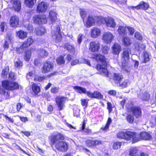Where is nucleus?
Segmentation results:
<instances>
[{"mask_svg": "<svg viewBox=\"0 0 156 156\" xmlns=\"http://www.w3.org/2000/svg\"><path fill=\"white\" fill-rule=\"evenodd\" d=\"M130 48H126L122 54V66L124 70L128 72L130 70V66L129 64V54L131 53Z\"/></svg>", "mask_w": 156, "mask_h": 156, "instance_id": "obj_1", "label": "nucleus"}, {"mask_svg": "<svg viewBox=\"0 0 156 156\" xmlns=\"http://www.w3.org/2000/svg\"><path fill=\"white\" fill-rule=\"evenodd\" d=\"M126 107L128 112L132 113L136 118H138L141 117L142 115L141 110L140 107L134 106L132 104L127 105Z\"/></svg>", "mask_w": 156, "mask_h": 156, "instance_id": "obj_2", "label": "nucleus"}, {"mask_svg": "<svg viewBox=\"0 0 156 156\" xmlns=\"http://www.w3.org/2000/svg\"><path fill=\"white\" fill-rule=\"evenodd\" d=\"M55 145L56 150L62 152H66L69 149L68 143L64 141L60 140L56 142Z\"/></svg>", "mask_w": 156, "mask_h": 156, "instance_id": "obj_3", "label": "nucleus"}, {"mask_svg": "<svg viewBox=\"0 0 156 156\" xmlns=\"http://www.w3.org/2000/svg\"><path fill=\"white\" fill-rule=\"evenodd\" d=\"M137 134L135 132L130 131L126 132L125 140L127 141H131L134 143L140 140L139 138L137 137Z\"/></svg>", "mask_w": 156, "mask_h": 156, "instance_id": "obj_4", "label": "nucleus"}, {"mask_svg": "<svg viewBox=\"0 0 156 156\" xmlns=\"http://www.w3.org/2000/svg\"><path fill=\"white\" fill-rule=\"evenodd\" d=\"M55 102L59 110H62L64 107L65 102L68 101L66 97L62 96H57L55 98Z\"/></svg>", "mask_w": 156, "mask_h": 156, "instance_id": "obj_5", "label": "nucleus"}, {"mask_svg": "<svg viewBox=\"0 0 156 156\" xmlns=\"http://www.w3.org/2000/svg\"><path fill=\"white\" fill-rule=\"evenodd\" d=\"M34 22L38 24H45L47 22V19L45 15H36L34 16Z\"/></svg>", "mask_w": 156, "mask_h": 156, "instance_id": "obj_6", "label": "nucleus"}, {"mask_svg": "<svg viewBox=\"0 0 156 156\" xmlns=\"http://www.w3.org/2000/svg\"><path fill=\"white\" fill-rule=\"evenodd\" d=\"M89 56L90 58H94L97 61L101 62L105 66H106L108 65V62L106 61V59L101 54H98L92 55V56Z\"/></svg>", "mask_w": 156, "mask_h": 156, "instance_id": "obj_7", "label": "nucleus"}, {"mask_svg": "<svg viewBox=\"0 0 156 156\" xmlns=\"http://www.w3.org/2000/svg\"><path fill=\"white\" fill-rule=\"evenodd\" d=\"M53 67V64L50 61H46L43 64L41 71L43 73H48L51 71Z\"/></svg>", "mask_w": 156, "mask_h": 156, "instance_id": "obj_8", "label": "nucleus"}, {"mask_svg": "<svg viewBox=\"0 0 156 156\" xmlns=\"http://www.w3.org/2000/svg\"><path fill=\"white\" fill-rule=\"evenodd\" d=\"M114 38L113 35L109 32H105L103 33L102 40L106 43H111Z\"/></svg>", "mask_w": 156, "mask_h": 156, "instance_id": "obj_9", "label": "nucleus"}, {"mask_svg": "<svg viewBox=\"0 0 156 156\" xmlns=\"http://www.w3.org/2000/svg\"><path fill=\"white\" fill-rule=\"evenodd\" d=\"M65 138V136L64 135L59 133H57L51 136L50 139L51 142L55 144L56 143L59 141L60 140H64Z\"/></svg>", "mask_w": 156, "mask_h": 156, "instance_id": "obj_10", "label": "nucleus"}, {"mask_svg": "<svg viewBox=\"0 0 156 156\" xmlns=\"http://www.w3.org/2000/svg\"><path fill=\"white\" fill-rule=\"evenodd\" d=\"M49 7V4L47 3L42 2L39 3L37 7V11L38 12H45Z\"/></svg>", "mask_w": 156, "mask_h": 156, "instance_id": "obj_11", "label": "nucleus"}, {"mask_svg": "<svg viewBox=\"0 0 156 156\" xmlns=\"http://www.w3.org/2000/svg\"><path fill=\"white\" fill-rule=\"evenodd\" d=\"M96 16L89 15L84 22L85 25L87 27H90L94 24L96 22Z\"/></svg>", "mask_w": 156, "mask_h": 156, "instance_id": "obj_12", "label": "nucleus"}, {"mask_svg": "<svg viewBox=\"0 0 156 156\" xmlns=\"http://www.w3.org/2000/svg\"><path fill=\"white\" fill-rule=\"evenodd\" d=\"M52 34L53 38L55 39L56 42H59L61 41L62 37L60 27L59 26L57 27L55 31L52 32Z\"/></svg>", "mask_w": 156, "mask_h": 156, "instance_id": "obj_13", "label": "nucleus"}, {"mask_svg": "<svg viewBox=\"0 0 156 156\" xmlns=\"http://www.w3.org/2000/svg\"><path fill=\"white\" fill-rule=\"evenodd\" d=\"M90 138L86 140L85 143L86 145L89 147H93L97 145H100L102 143V141L100 140H93Z\"/></svg>", "mask_w": 156, "mask_h": 156, "instance_id": "obj_14", "label": "nucleus"}, {"mask_svg": "<svg viewBox=\"0 0 156 156\" xmlns=\"http://www.w3.org/2000/svg\"><path fill=\"white\" fill-rule=\"evenodd\" d=\"M105 23L107 27L109 28H114L116 26V23L115 20L110 17L106 18Z\"/></svg>", "mask_w": 156, "mask_h": 156, "instance_id": "obj_15", "label": "nucleus"}, {"mask_svg": "<svg viewBox=\"0 0 156 156\" xmlns=\"http://www.w3.org/2000/svg\"><path fill=\"white\" fill-rule=\"evenodd\" d=\"M121 50V46L117 43L114 44L112 47V53L118 56L119 55Z\"/></svg>", "mask_w": 156, "mask_h": 156, "instance_id": "obj_16", "label": "nucleus"}, {"mask_svg": "<svg viewBox=\"0 0 156 156\" xmlns=\"http://www.w3.org/2000/svg\"><path fill=\"white\" fill-rule=\"evenodd\" d=\"M149 7V5L148 3H146L144 2H140L139 4L136 6H131L129 8L133 9H143L144 10L147 9Z\"/></svg>", "mask_w": 156, "mask_h": 156, "instance_id": "obj_17", "label": "nucleus"}, {"mask_svg": "<svg viewBox=\"0 0 156 156\" xmlns=\"http://www.w3.org/2000/svg\"><path fill=\"white\" fill-rule=\"evenodd\" d=\"M100 48V44L98 42L92 41L90 43L89 49L92 51H97Z\"/></svg>", "mask_w": 156, "mask_h": 156, "instance_id": "obj_18", "label": "nucleus"}, {"mask_svg": "<svg viewBox=\"0 0 156 156\" xmlns=\"http://www.w3.org/2000/svg\"><path fill=\"white\" fill-rule=\"evenodd\" d=\"M90 36L92 38H96L101 34V30L96 27L92 28L90 31Z\"/></svg>", "mask_w": 156, "mask_h": 156, "instance_id": "obj_19", "label": "nucleus"}, {"mask_svg": "<svg viewBox=\"0 0 156 156\" xmlns=\"http://www.w3.org/2000/svg\"><path fill=\"white\" fill-rule=\"evenodd\" d=\"M96 68L99 71L100 74L106 77H108L109 72L105 67H103L101 65L98 64L97 65Z\"/></svg>", "mask_w": 156, "mask_h": 156, "instance_id": "obj_20", "label": "nucleus"}, {"mask_svg": "<svg viewBox=\"0 0 156 156\" xmlns=\"http://www.w3.org/2000/svg\"><path fill=\"white\" fill-rule=\"evenodd\" d=\"M10 23L12 27H16L19 25V19L16 16H12L10 19Z\"/></svg>", "mask_w": 156, "mask_h": 156, "instance_id": "obj_21", "label": "nucleus"}, {"mask_svg": "<svg viewBox=\"0 0 156 156\" xmlns=\"http://www.w3.org/2000/svg\"><path fill=\"white\" fill-rule=\"evenodd\" d=\"M113 79L115 83L118 85L119 84L120 81L122 79L123 77L122 75L118 73H114L113 74Z\"/></svg>", "mask_w": 156, "mask_h": 156, "instance_id": "obj_22", "label": "nucleus"}, {"mask_svg": "<svg viewBox=\"0 0 156 156\" xmlns=\"http://www.w3.org/2000/svg\"><path fill=\"white\" fill-rule=\"evenodd\" d=\"M16 36L20 39H24L26 38L27 35V32L20 30L16 33Z\"/></svg>", "mask_w": 156, "mask_h": 156, "instance_id": "obj_23", "label": "nucleus"}, {"mask_svg": "<svg viewBox=\"0 0 156 156\" xmlns=\"http://www.w3.org/2000/svg\"><path fill=\"white\" fill-rule=\"evenodd\" d=\"M57 15L55 12L50 10L49 12L48 18L51 22H55L57 19Z\"/></svg>", "mask_w": 156, "mask_h": 156, "instance_id": "obj_24", "label": "nucleus"}, {"mask_svg": "<svg viewBox=\"0 0 156 156\" xmlns=\"http://www.w3.org/2000/svg\"><path fill=\"white\" fill-rule=\"evenodd\" d=\"M10 81L7 80L3 81L2 82V87L6 90H12V87L10 85Z\"/></svg>", "mask_w": 156, "mask_h": 156, "instance_id": "obj_25", "label": "nucleus"}, {"mask_svg": "<svg viewBox=\"0 0 156 156\" xmlns=\"http://www.w3.org/2000/svg\"><path fill=\"white\" fill-rule=\"evenodd\" d=\"M138 97L142 100L145 101L149 100L150 98V94L147 92H145L144 93H140Z\"/></svg>", "mask_w": 156, "mask_h": 156, "instance_id": "obj_26", "label": "nucleus"}, {"mask_svg": "<svg viewBox=\"0 0 156 156\" xmlns=\"http://www.w3.org/2000/svg\"><path fill=\"white\" fill-rule=\"evenodd\" d=\"M119 34L122 36L127 34L126 28V27L119 26L117 30Z\"/></svg>", "mask_w": 156, "mask_h": 156, "instance_id": "obj_27", "label": "nucleus"}, {"mask_svg": "<svg viewBox=\"0 0 156 156\" xmlns=\"http://www.w3.org/2000/svg\"><path fill=\"white\" fill-rule=\"evenodd\" d=\"M140 139L149 140L151 138V135L146 132H143L140 134Z\"/></svg>", "mask_w": 156, "mask_h": 156, "instance_id": "obj_28", "label": "nucleus"}, {"mask_svg": "<svg viewBox=\"0 0 156 156\" xmlns=\"http://www.w3.org/2000/svg\"><path fill=\"white\" fill-rule=\"evenodd\" d=\"M33 42V39L31 37H29L22 45V47L27 48L30 46Z\"/></svg>", "mask_w": 156, "mask_h": 156, "instance_id": "obj_29", "label": "nucleus"}, {"mask_svg": "<svg viewBox=\"0 0 156 156\" xmlns=\"http://www.w3.org/2000/svg\"><path fill=\"white\" fill-rule=\"evenodd\" d=\"M138 152V150L137 147H131L129 151V156H139V155L137 154Z\"/></svg>", "mask_w": 156, "mask_h": 156, "instance_id": "obj_30", "label": "nucleus"}, {"mask_svg": "<svg viewBox=\"0 0 156 156\" xmlns=\"http://www.w3.org/2000/svg\"><path fill=\"white\" fill-rule=\"evenodd\" d=\"M14 63L15 67L17 69L20 68L23 65L22 61L17 58H15L14 59Z\"/></svg>", "mask_w": 156, "mask_h": 156, "instance_id": "obj_31", "label": "nucleus"}, {"mask_svg": "<svg viewBox=\"0 0 156 156\" xmlns=\"http://www.w3.org/2000/svg\"><path fill=\"white\" fill-rule=\"evenodd\" d=\"M35 32L37 35H42L44 34L45 30L44 27H36L35 28Z\"/></svg>", "mask_w": 156, "mask_h": 156, "instance_id": "obj_32", "label": "nucleus"}, {"mask_svg": "<svg viewBox=\"0 0 156 156\" xmlns=\"http://www.w3.org/2000/svg\"><path fill=\"white\" fill-rule=\"evenodd\" d=\"M150 55L149 53L147 52H144L142 57L141 61L142 62L146 63L149 61L150 59Z\"/></svg>", "mask_w": 156, "mask_h": 156, "instance_id": "obj_33", "label": "nucleus"}, {"mask_svg": "<svg viewBox=\"0 0 156 156\" xmlns=\"http://www.w3.org/2000/svg\"><path fill=\"white\" fill-rule=\"evenodd\" d=\"M13 7L15 10L19 11L21 8L20 1L17 0L14 1L13 3Z\"/></svg>", "mask_w": 156, "mask_h": 156, "instance_id": "obj_34", "label": "nucleus"}, {"mask_svg": "<svg viewBox=\"0 0 156 156\" xmlns=\"http://www.w3.org/2000/svg\"><path fill=\"white\" fill-rule=\"evenodd\" d=\"M32 89L33 92L36 95H37L41 91L40 87L35 83H33V84Z\"/></svg>", "mask_w": 156, "mask_h": 156, "instance_id": "obj_35", "label": "nucleus"}, {"mask_svg": "<svg viewBox=\"0 0 156 156\" xmlns=\"http://www.w3.org/2000/svg\"><path fill=\"white\" fill-rule=\"evenodd\" d=\"M73 88L76 91L80 94H85L87 90L86 88L77 86L74 87Z\"/></svg>", "mask_w": 156, "mask_h": 156, "instance_id": "obj_36", "label": "nucleus"}, {"mask_svg": "<svg viewBox=\"0 0 156 156\" xmlns=\"http://www.w3.org/2000/svg\"><path fill=\"white\" fill-rule=\"evenodd\" d=\"M126 119L127 121L130 123H132L134 120V115H132L130 112H128Z\"/></svg>", "mask_w": 156, "mask_h": 156, "instance_id": "obj_37", "label": "nucleus"}, {"mask_svg": "<svg viewBox=\"0 0 156 156\" xmlns=\"http://www.w3.org/2000/svg\"><path fill=\"white\" fill-rule=\"evenodd\" d=\"M26 5L30 8H32L35 4L37 0H24Z\"/></svg>", "mask_w": 156, "mask_h": 156, "instance_id": "obj_38", "label": "nucleus"}, {"mask_svg": "<svg viewBox=\"0 0 156 156\" xmlns=\"http://www.w3.org/2000/svg\"><path fill=\"white\" fill-rule=\"evenodd\" d=\"M123 44L124 46H127L130 45L132 44L131 40L127 37H124L122 40Z\"/></svg>", "mask_w": 156, "mask_h": 156, "instance_id": "obj_39", "label": "nucleus"}, {"mask_svg": "<svg viewBox=\"0 0 156 156\" xmlns=\"http://www.w3.org/2000/svg\"><path fill=\"white\" fill-rule=\"evenodd\" d=\"M135 49L136 50L138 51L140 49H144L146 47V46L142 44H138L136 43L135 44Z\"/></svg>", "mask_w": 156, "mask_h": 156, "instance_id": "obj_40", "label": "nucleus"}, {"mask_svg": "<svg viewBox=\"0 0 156 156\" xmlns=\"http://www.w3.org/2000/svg\"><path fill=\"white\" fill-rule=\"evenodd\" d=\"M9 71V68L8 67H6L4 68L2 71L1 74L2 77L4 78H5L7 77Z\"/></svg>", "mask_w": 156, "mask_h": 156, "instance_id": "obj_41", "label": "nucleus"}, {"mask_svg": "<svg viewBox=\"0 0 156 156\" xmlns=\"http://www.w3.org/2000/svg\"><path fill=\"white\" fill-rule=\"evenodd\" d=\"M48 53L47 51L43 49H41L40 50L39 55L41 57L44 58L48 55Z\"/></svg>", "mask_w": 156, "mask_h": 156, "instance_id": "obj_42", "label": "nucleus"}, {"mask_svg": "<svg viewBox=\"0 0 156 156\" xmlns=\"http://www.w3.org/2000/svg\"><path fill=\"white\" fill-rule=\"evenodd\" d=\"M26 23V24L24 23L23 24L25 27L27 28V30H28L30 33L32 32L33 31V28L32 26L29 24V21H27Z\"/></svg>", "mask_w": 156, "mask_h": 156, "instance_id": "obj_43", "label": "nucleus"}, {"mask_svg": "<svg viewBox=\"0 0 156 156\" xmlns=\"http://www.w3.org/2000/svg\"><path fill=\"white\" fill-rule=\"evenodd\" d=\"M86 125V123L83 121L81 125V129L84 131V132L88 133H91V130L88 128L85 129V126Z\"/></svg>", "mask_w": 156, "mask_h": 156, "instance_id": "obj_44", "label": "nucleus"}, {"mask_svg": "<svg viewBox=\"0 0 156 156\" xmlns=\"http://www.w3.org/2000/svg\"><path fill=\"white\" fill-rule=\"evenodd\" d=\"M117 137L119 139H123L125 140V137H126V132L123 131H121L119 132L117 134Z\"/></svg>", "mask_w": 156, "mask_h": 156, "instance_id": "obj_45", "label": "nucleus"}, {"mask_svg": "<svg viewBox=\"0 0 156 156\" xmlns=\"http://www.w3.org/2000/svg\"><path fill=\"white\" fill-rule=\"evenodd\" d=\"M31 56V52L30 51H27L26 52V55L24 57V59L26 61H28Z\"/></svg>", "mask_w": 156, "mask_h": 156, "instance_id": "obj_46", "label": "nucleus"}, {"mask_svg": "<svg viewBox=\"0 0 156 156\" xmlns=\"http://www.w3.org/2000/svg\"><path fill=\"white\" fill-rule=\"evenodd\" d=\"M96 22L99 23H103L105 22L106 18L101 16H96Z\"/></svg>", "mask_w": 156, "mask_h": 156, "instance_id": "obj_47", "label": "nucleus"}, {"mask_svg": "<svg viewBox=\"0 0 156 156\" xmlns=\"http://www.w3.org/2000/svg\"><path fill=\"white\" fill-rule=\"evenodd\" d=\"M94 98H98V99H102L103 98V96L101 94L97 91L94 92Z\"/></svg>", "mask_w": 156, "mask_h": 156, "instance_id": "obj_48", "label": "nucleus"}, {"mask_svg": "<svg viewBox=\"0 0 156 156\" xmlns=\"http://www.w3.org/2000/svg\"><path fill=\"white\" fill-rule=\"evenodd\" d=\"M122 143L119 142H114L113 145V148L114 149H118L120 148Z\"/></svg>", "mask_w": 156, "mask_h": 156, "instance_id": "obj_49", "label": "nucleus"}, {"mask_svg": "<svg viewBox=\"0 0 156 156\" xmlns=\"http://www.w3.org/2000/svg\"><path fill=\"white\" fill-rule=\"evenodd\" d=\"M74 115L75 116L77 117L80 115V110L76 106H75L73 109Z\"/></svg>", "mask_w": 156, "mask_h": 156, "instance_id": "obj_50", "label": "nucleus"}, {"mask_svg": "<svg viewBox=\"0 0 156 156\" xmlns=\"http://www.w3.org/2000/svg\"><path fill=\"white\" fill-rule=\"evenodd\" d=\"M10 85L12 87V90L17 89L19 88V86L18 84L16 82H11Z\"/></svg>", "mask_w": 156, "mask_h": 156, "instance_id": "obj_51", "label": "nucleus"}, {"mask_svg": "<svg viewBox=\"0 0 156 156\" xmlns=\"http://www.w3.org/2000/svg\"><path fill=\"white\" fill-rule=\"evenodd\" d=\"M56 61L59 64H64L65 62V61L63 58V57L62 56L58 57L57 58Z\"/></svg>", "mask_w": 156, "mask_h": 156, "instance_id": "obj_52", "label": "nucleus"}, {"mask_svg": "<svg viewBox=\"0 0 156 156\" xmlns=\"http://www.w3.org/2000/svg\"><path fill=\"white\" fill-rule=\"evenodd\" d=\"M65 48L68 50L70 51H74V47L70 44H67L65 45Z\"/></svg>", "mask_w": 156, "mask_h": 156, "instance_id": "obj_53", "label": "nucleus"}, {"mask_svg": "<svg viewBox=\"0 0 156 156\" xmlns=\"http://www.w3.org/2000/svg\"><path fill=\"white\" fill-rule=\"evenodd\" d=\"M80 14L81 18L83 20H84V18L87 15V13L84 10V9H80Z\"/></svg>", "mask_w": 156, "mask_h": 156, "instance_id": "obj_54", "label": "nucleus"}, {"mask_svg": "<svg viewBox=\"0 0 156 156\" xmlns=\"http://www.w3.org/2000/svg\"><path fill=\"white\" fill-rule=\"evenodd\" d=\"M128 82L129 81L128 80H126L123 82L121 84L119 83V84L118 85H119L123 88L127 86Z\"/></svg>", "mask_w": 156, "mask_h": 156, "instance_id": "obj_55", "label": "nucleus"}, {"mask_svg": "<svg viewBox=\"0 0 156 156\" xmlns=\"http://www.w3.org/2000/svg\"><path fill=\"white\" fill-rule=\"evenodd\" d=\"M107 108L108 110L109 113H111L112 111V104L110 102H108L107 103Z\"/></svg>", "mask_w": 156, "mask_h": 156, "instance_id": "obj_56", "label": "nucleus"}, {"mask_svg": "<svg viewBox=\"0 0 156 156\" xmlns=\"http://www.w3.org/2000/svg\"><path fill=\"white\" fill-rule=\"evenodd\" d=\"M109 48L107 46H103L102 48V51L103 53L104 54H107L108 53Z\"/></svg>", "mask_w": 156, "mask_h": 156, "instance_id": "obj_57", "label": "nucleus"}, {"mask_svg": "<svg viewBox=\"0 0 156 156\" xmlns=\"http://www.w3.org/2000/svg\"><path fill=\"white\" fill-rule=\"evenodd\" d=\"M88 100L86 99H82L81 100V104L82 105L84 106H85L86 107L87 105Z\"/></svg>", "mask_w": 156, "mask_h": 156, "instance_id": "obj_58", "label": "nucleus"}, {"mask_svg": "<svg viewBox=\"0 0 156 156\" xmlns=\"http://www.w3.org/2000/svg\"><path fill=\"white\" fill-rule=\"evenodd\" d=\"M59 88L58 87H52L51 90V92L52 93H57L59 92Z\"/></svg>", "mask_w": 156, "mask_h": 156, "instance_id": "obj_59", "label": "nucleus"}, {"mask_svg": "<svg viewBox=\"0 0 156 156\" xmlns=\"http://www.w3.org/2000/svg\"><path fill=\"white\" fill-rule=\"evenodd\" d=\"M126 30H128L130 35H132L133 34L134 32V28L130 27H126Z\"/></svg>", "mask_w": 156, "mask_h": 156, "instance_id": "obj_60", "label": "nucleus"}, {"mask_svg": "<svg viewBox=\"0 0 156 156\" xmlns=\"http://www.w3.org/2000/svg\"><path fill=\"white\" fill-rule=\"evenodd\" d=\"M9 79L12 80H15V73H14L11 72L9 73Z\"/></svg>", "mask_w": 156, "mask_h": 156, "instance_id": "obj_61", "label": "nucleus"}, {"mask_svg": "<svg viewBox=\"0 0 156 156\" xmlns=\"http://www.w3.org/2000/svg\"><path fill=\"white\" fill-rule=\"evenodd\" d=\"M135 38L139 40H141L142 39V37L138 32H136L135 34Z\"/></svg>", "mask_w": 156, "mask_h": 156, "instance_id": "obj_62", "label": "nucleus"}, {"mask_svg": "<svg viewBox=\"0 0 156 156\" xmlns=\"http://www.w3.org/2000/svg\"><path fill=\"white\" fill-rule=\"evenodd\" d=\"M85 94H87V96L91 98H94V92L93 93H92L90 91H87L86 90V92Z\"/></svg>", "mask_w": 156, "mask_h": 156, "instance_id": "obj_63", "label": "nucleus"}, {"mask_svg": "<svg viewBox=\"0 0 156 156\" xmlns=\"http://www.w3.org/2000/svg\"><path fill=\"white\" fill-rule=\"evenodd\" d=\"M6 26V24L4 22H2L0 26V29L2 32H4Z\"/></svg>", "mask_w": 156, "mask_h": 156, "instance_id": "obj_64", "label": "nucleus"}]
</instances>
